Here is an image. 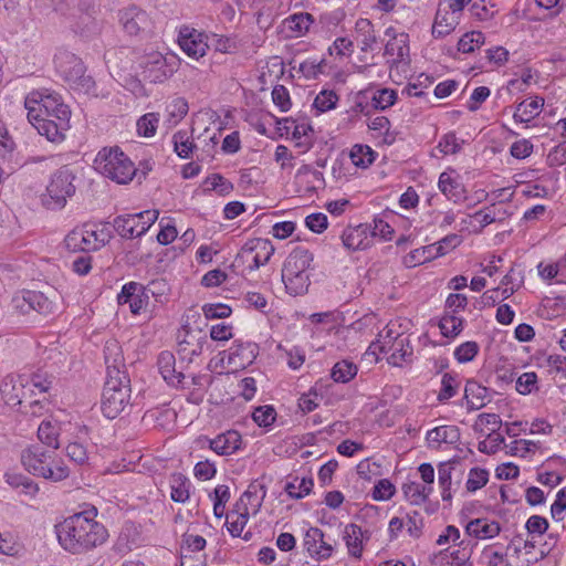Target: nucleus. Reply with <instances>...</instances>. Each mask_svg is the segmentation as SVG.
I'll list each match as a JSON object with an SVG mask.
<instances>
[{
	"label": "nucleus",
	"instance_id": "37",
	"mask_svg": "<svg viewBox=\"0 0 566 566\" xmlns=\"http://www.w3.org/2000/svg\"><path fill=\"white\" fill-rule=\"evenodd\" d=\"M405 497L413 505L424 503L432 492V486L421 485L418 482H408L402 485Z\"/></svg>",
	"mask_w": 566,
	"mask_h": 566
},
{
	"label": "nucleus",
	"instance_id": "11",
	"mask_svg": "<svg viewBox=\"0 0 566 566\" xmlns=\"http://www.w3.org/2000/svg\"><path fill=\"white\" fill-rule=\"evenodd\" d=\"M138 65L143 77L151 83H163L174 72L166 57L158 51H151L140 56Z\"/></svg>",
	"mask_w": 566,
	"mask_h": 566
},
{
	"label": "nucleus",
	"instance_id": "49",
	"mask_svg": "<svg viewBox=\"0 0 566 566\" xmlns=\"http://www.w3.org/2000/svg\"><path fill=\"white\" fill-rule=\"evenodd\" d=\"M338 95L333 90H323L321 91L313 103V107L318 113H325L331 109H334L338 102Z\"/></svg>",
	"mask_w": 566,
	"mask_h": 566
},
{
	"label": "nucleus",
	"instance_id": "17",
	"mask_svg": "<svg viewBox=\"0 0 566 566\" xmlns=\"http://www.w3.org/2000/svg\"><path fill=\"white\" fill-rule=\"evenodd\" d=\"M259 355V345L253 342L234 340L229 352V364L237 368L250 366Z\"/></svg>",
	"mask_w": 566,
	"mask_h": 566
},
{
	"label": "nucleus",
	"instance_id": "56",
	"mask_svg": "<svg viewBox=\"0 0 566 566\" xmlns=\"http://www.w3.org/2000/svg\"><path fill=\"white\" fill-rule=\"evenodd\" d=\"M479 353V345L475 342H465L454 350L455 359L461 363L471 361Z\"/></svg>",
	"mask_w": 566,
	"mask_h": 566
},
{
	"label": "nucleus",
	"instance_id": "32",
	"mask_svg": "<svg viewBox=\"0 0 566 566\" xmlns=\"http://www.w3.org/2000/svg\"><path fill=\"white\" fill-rule=\"evenodd\" d=\"M386 354H389L387 360L390 365L396 367L402 366V364L408 361L412 356V347L410 346L408 336L398 339Z\"/></svg>",
	"mask_w": 566,
	"mask_h": 566
},
{
	"label": "nucleus",
	"instance_id": "48",
	"mask_svg": "<svg viewBox=\"0 0 566 566\" xmlns=\"http://www.w3.org/2000/svg\"><path fill=\"white\" fill-rule=\"evenodd\" d=\"M206 190L216 191L220 196H227L233 190L231 181L219 174H212L205 179Z\"/></svg>",
	"mask_w": 566,
	"mask_h": 566
},
{
	"label": "nucleus",
	"instance_id": "16",
	"mask_svg": "<svg viewBox=\"0 0 566 566\" xmlns=\"http://www.w3.org/2000/svg\"><path fill=\"white\" fill-rule=\"evenodd\" d=\"M273 253L274 247L270 240L256 238L245 243L241 255L245 260H251L252 264L249 265L251 270H256L266 264Z\"/></svg>",
	"mask_w": 566,
	"mask_h": 566
},
{
	"label": "nucleus",
	"instance_id": "20",
	"mask_svg": "<svg viewBox=\"0 0 566 566\" xmlns=\"http://www.w3.org/2000/svg\"><path fill=\"white\" fill-rule=\"evenodd\" d=\"M265 494L266 491L263 484L252 482L235 503V507L239 510L245 509L248 512L256 514L262 506Z\"/></svg>",
	"mask_w": 566,
	"mask_h": 566
},
{
	"label": "nucleus",
	"instance_id": "54",
	"mask_svg": "<svg viewBox=\"0 0 566 566\" xmlns=\"http://www.w3.org/2000/svg\"><path fill=\"white\" fill-rule=\"evenodd\" d=\"M252 419L259 427L269 428L276 419V411L272 406H260L253 410Z\"/></svg>",
	"mask_w": 566,
	"mask_h": 566
},
{
	"label": "nucleus",
	"instance_id": "58",
	"mask_svg": "<svg viewBox=\"0 0 566 566\" xmlns=\"http://www.w3.org/2000/svg\"><path fill=\"white\" fill-rule=\"evenodd\" d=\"M437 148L443 155H453L460 151L461 144L454 133H448L440 138Z\"/></svg>",
	"mask_w": 566,
	"mask_h": 566
},
{
	"label": "nucleus",
	"instance_id": "12",
	"mask_svg": "<svg viewBox=\"0 0 566 566\" xmlns=\"http://www.w3.org/2000/svg\"><path fill=\"white\" fill-rule=\"evenodd\" d=\"M208 42L209 36L199 30L186 25L179 30V46L189 57L198 60L205 56L209 49Z\"/></svg>",
	"mask_w": 566,
	"mask_h": 566
},
{
	"label": "nucleus",
	"instance_id": "26",
	"mask_svg": "<svg viewBox=\"0 0 566 566\" xmlns=\"http://www.w3.org/2000/svg\"><path fill=\"white\" fill-rule=\"evenodd\" d=\"M409 54V45L407 42V35L400 34L399 36H394L391 40L387 42L385 45L384 55L388 56V63L391 66L397 65L401 61L405 60Z\"/></svg>",
	"mask_w": 566,
	"mask_h": 566
},
{
	"label": "nucleus",
	"instance_id": "22",
	"mask_svg": "<svg viewBox=\"0 0 566 566\" xmlns=\"http://www.w3.org/2000/svg\"><path fill=\"white\" fill-rule=\"evenodd\" d=\"M157 365L159 373L167 384L179 386L182 382L185 375L176 370V358L171 352H161L158 356Z\"/></svg>",
	"mask_w": 566,
	"mask_h": 566
},
{
	"label": "nucleus",
	"instance_id": "8",
	"mask_svg": "<svg viewBox=\"0 0 566 566\" xmlns=\"http://www.w3.org/2000/svg\"><path fill=\"white\" fill-rule=\"evenodd\" d=\"M109 239L108 230H95L85 224L70 231L64 239V243L70 252H91L103 248Z\"/></svg>",
	"mask_w": 566,
	"mask_h": 566
},
{
	"label": "nucleus",
	"instance_id": "18",
	"mask_svg": "<svg viewBox=\"0 0 566 566\" xmlns=\"http://www.w3.org/2000/svg\"><path fill=\"white\" fill-rule=\"evenodd\" d=\"M119 20L124 30L130 35H137L151 24L148 14L137 7H129L123 10Z\"/></svg>",
	"mask_w": 566,
	"mask_h": 566
},
{
	"label": "nucleus",
	"instance_id": "27",
	"mask_svg": "<svg viewBox=\"0 0 566 566\" xmlns=\"http://www.w3.org/2000/svg\"><path fill=\"white\" fill-rule=\"evenodd\" d=\"M465 531L468 535L476 538H492L499 535L501 527L495 521L475 518L467 525Z\"/></svg>",
	"mask_w": 566,
	"mask_h": 566
},
{
	"label": "nucleus",
	"instance_id": "30",
	"mask_svg": "<svg viewBox=\"0 0 566 566\" xmlns=\"http://www.w3.org/2000/svg\"><path fill=\"white\" fill-rule=\"evenodd\" d=\"M543 105L544 98L538 96L532 99H525L517 105L513 118L518 123H528L539 114Z\"/></svg>",
	"mask_w": 566,
	"mask_h": 566
},
{
	"label": "nucleus",
	"instance_id": "14",
	"mask_svg": "<svg viewBox=\"0 0 566 566\" xmlns=\"http://www.w3.org/2000/svg\"><path fill=\"white\" fill-rule=\"evenodd\" d=\"M29 377L20 375L4 378L0 385V395L4 403L15 407L22 406L24 400L30 396L28 391Z\"/></svg>",
	"mask_w": 566,
	"mask_h": 566
},
{
	"label": "nucleus",
	"instance_id": "42",
	"mask_svg": "<svg viewBox=\"0 0 566 566\" xmlns=\"http://www.w3.org/2000/svg\"><path fill=\"white\" fill-rule=\"evenodd\" d=\"M376 153L367 145H355L349 154L356 167L367 168L375 160Z\"/></svg>",
	"mask_w": 566,
	"mask_h": 566
},
{
	"label": "nucleus",
	"instance_id": "47",
	"mask_svg": "<svg viewBox=\"0 0 566 566\" xmlns=\"http://www.w3.org/2000/svg\"><path fill=\"white\" fill-rule=\"evenodd\" d=\"M452 465L450 462H441L438 465V481L441 488V496L443 501H450L451 495V474H452Z\"/></svg>",
	"mask_w": 566,
	"mask_h": 566
},
{
	"label": "nucleus",
	"instance_id": "50",
	"mask_svg": "<svg viewBox=\"0 0 566 566\" xmlns=\"http://www.w3.org/2000/svg\"><path fill=\"white\" fill-rule=\"evenodd\" d=\"M485 36L480 31L465 33L458 42V50L463 53H471L484 44Z\"/></svg>",
	"mask_w": 566,
	"mask_h": 566
},
{
	"label": "nucleus",
	"instance_id": "59",
	"mask_svg": "<svg viewBox=\"0 0 566 566\" xmlns=\"http://www.w3.org/2000/svg\"><path fill=\"white\" fill-rule=\"evenodd\" d=\"M369 226V238L379 237L382 240H391L394 229L382 219H374L373 224Z\"/></svg>",
	"mask_w": 566,
	"mask_h": 566
},
{
	"label": "nucleus",
	"instance_id": "46",
	"mask_svg": "<svg viewBox=\"0 0 566 566\" xmlns=\"http://www.w3.org/2000/svg\"><path fill=\"white\" fill-rule=\"evenodd\" d=\"M174 150L180 158H189L195 148L186 130H178L172 136Z\"/></svg>",
	"mask_w": 566,
	"mask_h": 566
},
{
	"label": "nucleus",
	"instance_id": "5",
	"mask_svg": "<svg viewBox=\"0 0 566 566\" xmlns=\"http://www.w3.org/2000/svg\"><path fill=\"white\" fill-rule=\"evenodd\" d=\"M313 262V254L304 248L297 247L287 255L283 269L282 281L289 294L303 295L310 286L308 270Z\"/></svg>",
	"mask_w": 566,
	"mask_h": 566
},
{
	"label": "nucleus",
	"instance_id": "53",
	"mask_svg": "<svg viewBox=\"0 0 566 566\" xmlns=\"http://www.w3.org/2000/svg\"><path fill=\"white\" fill-rule=\"evenodd\" d=\"M159 122L158 113H147L137 120V132L140 136L151 137L156 134Z\"/></svg>",
	"mask_w": 566,
	"mask_h": 566
},
{
	"label": "nucleus",
	"instance_id": "62",
	"mask_svg": "<svg viewBox=\"0 0 566 566\" xmlns=\"http://www.w3.org/2000/svg\"><path fill=\"white\" fill-rule=\"evenodd\" d=\"M453 30V21L448 20V12L441 13L438 10L434 19V23L432 27V34L434 36H443L449 34Z\"/></svg>",
	"mask_w": 566,
	"mask_h": 566
},
{
	"label": "nucleus",
	"instance_id": "61",
	"mask_svg": "<svg viewBox=\"0 0 566 566\" xmlns=\"http://www.w3.org/2000/svg\"><path fill=\"white\" fill-rule=\"evenodd\" d=\"M20 551V544L10 532H0V553L13 556Z\"/></svg>",
	"mask_w": 566,
	"mask_h": 566
},
{
	"label": "nucleus",
	"instance_id": "44",
	"mask_svg": "<svg viewBox=\"0 0 566 566\" xmlns=\"http://www.w3.org/2000/svg\"><path fill=\"white\" fill-rule=\"evenodd\" d=\"M249 515L250 512H248L245 509L239 510L238 507H235L234 511L227 515V522L229 525L228 531L232 536L238 537L241 535L249 521Z\"/></svg>",
	"mask_w": 566,
	"mask_h": 566
},
{
	"label": "nucleus",
	"instance_id": "10",
	"mask_svg": "<svg viewBox=\"0 0 566 566\" xmlns=\"http://www.w3.org/2000/svg\"><path fill=\"white\" fill-rule=\"evenodd\" d=\"M177 353L181 360L191 363L196 356L201 355L203 346L208 343L207 335L200 328L184 326L177 336Z\"/></svg>",
	"mask_w": 566,
	"mask_h": 566
},
{
	"label": "nucleus",
	"instance_id": "23",
	"mask_svg": "<svg viewBox=\"0 0 566 566\" xmlns=\"http://www.w3.org/2000/svg\"><path fill=\"white\" fill-rule=\"evenodd\" d=\"M438 186L447 199L454 203L462 202L467 198L464 186L450 172L443 171L440 175Z\"/></svg>",
	"mask_w": 566,
	"mask_h": 566
},
{
	"label": "nucleus",
	"instance_id": "31",
	"mask_svg": "<svg viewBox=\"0 0 566 566\" xmlns=\"http://www.w3.org/2000/svg\"><path fill=\"white\" fill-rule=\"evenodd\" d=\"M461 242L462 239L460 235L455 233L448 234L439 242L423 248V253H428V255L424 256L423 261L429 260L431 258L444 255L449 251L455 249Z\"/></svg>",
	"mask_w": 566,
	"mask_h": 566
},
{
	"label": "nucleus",
	"instance_id": "35",
	"mask_svg": "<svg viewBox=\"0 0 566 566\" xmlns=\"http://www.w3.org/2000/svg\"><path fill=\"white\" fill-rule=\"evenodd\" d=\"M60 427L57 423L50 420H43L38 428V438L42 444L57 450L60 448L59 442Z\"/></svg>",
	"mask_w": 566,
	"mask_h": 566
},
{
	"label": "nucleus",
	"instance_id": "34",
	"mask_svg": "<svg viewBox=\"0 0 566 566\" xmlns=\"http://www.w3.org/2000/svg\"><path fill=\"white\" fill-rule=\"evenodd\" d=\"M190 481L182 473H174L170 476V497L174 502L185 503L190 496Z\"/></svg>",
	"mask_w": 566,
	"mask_h": 566
},
{
	"label": "nucleus",
	"instance_id": "2",
	"mask_svg": "<svg viewBox=\"0 0 566 566\" xmlns=\"http://www.w3.org/2000/svg\"><path fill=\"white\" fill-rule=\"evenodd\" d=\"M96 514L93 507L69 516L56 526L59 543L65 551L83 554L105 543L108 533L103 524L95 521Z\"/></svg>",
	"mask_w": 566,
	"mask_h": 566
},
{
	"label": "nucleus",
	"instance_id": "15",
	"mask_svg": "<svg viewBox=\"0 0 566 566\" xmlns=\"http://www.w3.org/2000/svg\"><path fill=\"white\" fill-rule=\"evenodd\" d=\"M303 546L310 556L316 560L328 559L334 551L333 545L325 539L324 532L318 527H310L305 532Z\"/></svg>",
	"mask_w": 566,
	"mask_h": 566
},
{
	"label": "nucleus",
	"instance_id": "6",
	"mask_svg": "<svg viewBox=\"0 0 566 566\" xmlns=\"http://www.w3.org/2000/svg\"><path fill=\"white\" fill-rule=\"evenodd\" d=\"M94 168L119 185L132 181L137 172L134 163L118 147L102 148L95 157Z\"/></svg>",
	"mask_w": 566,
	"mask_h": 566
},
{
	"label": "nucleus",
	"instance_id": "39",
	"mask_svg": "<svg viewBox=\"0 0 566 566\" xmlns=\"http://www.w3.org/2000/svg\"><path fill=\"white\" fill-rule=\"evenodd\" d=\"M464 395L471 408L478 409L484 406L489 391L486 387L474 380H469L465 385Z\"/></svg>",
	"mask_w": 566,
	"mask_h": 566
},
{
	"label": "nucleus",
	"instance_id": "52",
	"mask_svg": "<svg viewBox=\"0 0 566 566\" xmlns=\"http://www.w3.org/2000/svg\"><path fill=\"white\" fill-rule=\"evenodd\" d=\"M444 337H455L463 328V319L455 315H444L439 323Z\"/></svg>",
	"mask_w": 566,
	"mask_h": 566
},
{
	"label": "nucleus",
	"instance_id": "19",
	"mask_svg": "<svg viewBox=\"0 0 566 566\" xmlns=\"http://www.w3.org/2000/svg\"><path fill=\"white\" fill-rule=\"evenodd\" d=\"M242 438L237 430H228L209 440V447L219 455H230L241 447Z\"/></svg>",
	"mask_w": 566,
	"mask_h": 566
},
{
	"label": "nucleus",
	"instance_id": "29",
	"mask_svg": "<svg viewBox=\"0 0 566 566\" xmlns=\"http://www.w3.org/2000/svg\"><path fill=\"white\" fill-rule=\"evenodd\" d=\"M295 179L301 184H306V192H315L318 188L325 187L323 172L314 170L310 165L301 166L296 171Z\"/></svg>",
	"mask_w": 566,
	"mask_h": 566
},
{
	"label": "nucleus",
	"instance_id": "36",
	"mask_svg": "<svg viewBox=\"0 0 566 566\" xmlns=\"http://www.w3.org/2000/svg\"><path fill=\"white\" fill-rule=\"evenodd\" d=\"M344 539L349 555L359 558L363 552V531L357 524H348L345 527Z\"/></svg>",
	"mask_w": 566,
	"mask_h": 566
},
{
	"label": "nucleus",
	"instance_id": "63",
	"mask_svg": "<svg viewBox=\"0 0 566 566\" xmlns=\"http://www.w3.org/2000/svg\"><path fill=\"white\" fill-rule=\"evenodd\" d=\"M394 494V484L387 479H381L374 486L373 499L376 501H386L391 499Z\"/></svg>",
	"mask_w": 566,
	"mask_h": 566
},
{
	"label": "nucleus",
	"instance_id": "21",
	"mask_svg": "<svg viewBox=\"0 0 566 566\" xmlns=\"http://www.w3.org/2000/svg\"><path fill=\"white\" fill-rule=\"evenodd\" d=\"M342 241L346 249L352 251L365 250L370 245L369 226L359 224L344 230Z\"/></svg>",
	"mask_w": 566,
	"mask_h": 566
},
{
	"label": "nucleus",
	"instance_id": "4",
	"mask_svg": "<svg viewBox=\"0 0 566 566\" xmlns=\"http://www.w3.org/2000/svg\"><path fill=\"white\" fill-rule=\"evenodd\" d=\"M55 451L32 444L22 451L21 462L24 469L34 476L60 482L69 478L70 470L62 460L56 459Z\"/></svg>",
	"mask_w": 566,
	"mask_h": 566
},
{
	"label": "nucleus",
	"instance_id": "28",
	"mask_svg": "<svg viewBox=\"0 0 566 566\" xmlns=\"http://www.w3.org/2000/svg\"><path fill=\"white\" fill-rule=\"evenodd\" d=\"M28 297L30 300L31 311H35L41 315L54 314L59 308L56 293H53V297H51L40 291H30Z\"/></svg>",
	"mask_w": 566,
	"mask_h": 566
},
{
	"label": "nucleus",
	"instance_id": "7",
	"mask_svg": "<svg viewBox=\"0 0 566 566\" xmlns=\"http://www.w3.org/2000/svg\"><path fill=\"white\" fill-rule=\"evenodd\" d=\"M76 175L70 166H62L52 174L42 196V203L46 209L59 210L65 207L69 198L74 196Z\"/></svg>",
	"mask_w": 566,
	"mask_h": 566
},
{
	"label": "nucleus",
	"instance_id": "57",
	"mask_svg": "<svg viewBox=\"0 0 566 566\" xmlns=\"http://www.w3.org/2000/svg\"><path fill=\"white\" fill-rule=\"evenodd\" d=\"M537 389V375L534 371L523 373L516 380V390L521 395H528Z\"/></svg>",
	"mask_w": 566,
	"mask_h": 566
},
{
	"label": "nucleus",
	"instance_id": "43",
	"mask_svg": "<svg viewBox=\"0 0 566 566\" xmlns=\"http://www.w3.org/2000/svg\"><path fill=\"white\" fill-rule=\"evenodd\" d=\"M357 375V366L349 360H340L332 368L331 376L336 382L346 384Z\"/></svg>",
	"mask_w": 566,
	"mask_h": 566
},
{
	"label": "nucleus",
	"instance_id": "64",
	"mask_svg": "<svg viewBox=\"0 0 566 566\" xmlns=\"http://www.w3.org/2000/svg\"><path fill=\"white\" fill-rule=\"evenodd\" d=\"M566 511V486L560 489L554 503L551 506L552 517L556 521L563 520V514Z\"/></svg>",
	"mask_w": 566,
	"mask_h": 566
},
{
	"label": "nucleus",
	"instance_id": "24",
	"mask_svg": "<svg viewBox=\"0 0 566 566\" xmlns=\"http://www.w3.org/2000/svg\"><path fill=\"white\" fill-rule=\"evenodd\" d=\"M354 36L363 52L373 50L374 44L377 42L374 24L370 20L365 18H360L356 21Z\"/></svg>",
	"mask_w": 566,
	"mask_h": 566
},
{
	"label": "nucleus",
	"instance_id": "1",
	"mask_svg": "<svg viewBox=\"0 0 566 566\" xmlns=\"http://www.w3.org/2000/svg\"><path fill=\"white\" fill-rule=\"evenodd\" d=\"M30 124L51 143H61L70 128L71 112L61 96L48 90L32 91L24 99Z\"/></svg>",
	"mask_w": 566,
	"mask_h": 566
},
{
	"label": "nucleus",
	"instance_id": "55",
	"mask_svg": "<svg viewBox=\"0 0 566 566\" xmlns=\"http://www.w3.org/2000/svg\"><path fill=\"white\" fill-rule=\"evenodd\" d=\"M489 480V473L484 469L473 468L470 470L469 478L467 481V489L470 492H474L483 488Z\"/></svg>",
	"mask_w": 566,
	"mask_h": 566
},
{
	"label": "nucleus",
	"instance_id": "41",
	"mask_svg": "<svg viewBox=\"0 0 566 566\" xmlns=\"http://www.w3.org/2000/svg\"><path fill=\"white\" fill-rule=\"evenodd\" d=\"M314 486L312 478H294L285 484V492L292 499H303L308 495Z\"/></svg>",
	"mask_w": 566,
	"mask_h": 566
},
{
	"label": "nucleus",
	"instance_id": "51",
	"mask_svg": "<svg viewBox=\"0 0 566 566\" xmlns=\"http://www.w3.org/2000/svg\"><path fill=\"white\" fill-rule=\"evenodd\" d=\"M481 560L488 566H509L506 553L496 549L495 545L486 546L482 551Z\"/></svg>",
	"mask_w": 566,
	"mask_h": 566
},
{
	"label": "nucleus",
	"instance_id": "25",
	"mask_svg": "<svg viewBox=\"0 0 566 566\" xmlns=\"http://www.w3.org/2000/svg\"><path fill=\"white\" fill-rule=\"evenodd\" d=\"M426 438L430 448H439L442 443L458 442L460 432L455 426H439L429 430Z\"/></svg>",
	"mask_w": 566,
	"mask_h": 566
},
{
	"label": "nucleus",
	"instance_id": "45",
	"mask_svg": "<svg viewBox=\"0 0 566 566\" xmlns=\"http://www.w3.org/2000/svg\"><path fill=\"white\" fill-rule=\"evenodd\" d=\"M397 101V92L391 88H378L371 95V106L375 109L385 111Z\"/></svg>",
	"mask_w": 566,
	"mask_h": 566
},
{
	"label": "nucleus",
	"instance_id": "3",
	"mask_svg": "<svg viewBox=\"0 0 566 566\" xmlns=\"http://www.w3.org/2000/svg\"><path fill=\"white\" fill-rule=\"evenodd\" d=\"M107 377L104 385L101 409L108 419H115L129 405L130 380L119 357L116 342H108L104 348Z\"/></svg>",
	"mask_w": 566,
	"mask_h": 566
},
{
	"label": "nucleus",
	"instance_id": "13",
	"mask_svg": "<svg viewBox=\"0 0 566 566\" xmlns=\"http://www.w3.org/2000/svg\"><path fill=\"white\" fill-rule=\"evenodd\" d=\"M54 66L59 75L67 83L81 77L86 71L83 61L73 52L60 49L54 55Z\"/></svg>",
	"mask_w": 566,
	"mask_h": 566
},
{
	"label": "nucleus",
	"instance_id": "60",
	"mask_svg": "<svg viewBox=\"0 0 566 566\" xmlns=\"http://www.w3.org/2000/svg\"><path fill=\"white\" fill-rule=\"evenodd\" d=\"M458 381L455 377L450 374H444L441 379V389L438 395L440 401H446L457 394Z\"/></svg>",
	"mask_w": 566,
	"mask_h": 566
},
{
	"label": "nucleus",
	"instance_id": "40",
	"mask_svg": "<svg viewBox=\"0 0 566 566\" xmlns=\"http://www.w3.org/2000/svg\"><path fill=\"white\" fill-rule=\"evenodd\" d=\"M402 337L403 334L399 333L394 325H387L379 332L377 340L371 344L370 348H378L380 353H387Z\"/></svg>",
	"mask_w": 566,
	"mask_h": 566
},
{
	"label": "nucleus",
	"instance_id": "38",
	"mask_svg": "<svg viewBox=\"0 0 566 566\" xmlns=\"http://www.w3.org/2000/svg\"><path fill=\"white\" fill-rule=\"evenodd\" d=\"M165 113L168 127H172L187 115L188 103L184 97H176L166 105Z\"/></svg>",
	"mask_w": 566,
	"mask_h": 566
},
{
	"label": "nucleus",
	"instance_id": "33",
	"mask_svg": "<svg viewBox=\"0 0 566 566\" xmlns=\"http://www.w3.org/2000/svg\"><path fill=\"white\" fill-rule=\"evenodd\" d=\"M313 22L314 18L311 13L300 12L286 18L284 25L291 31V36H302L308 31Z\"/></svg>",
	"mask_w": 566,
	"mask_h": 566
},
{
	"label": "nucleus",
	"instance_id": "9",
	"mask_svg": "<svg viewBox=\"0 0 566 566\" xmlns=\"http://www.w3.org/2000/svg\"><path fill=\"white\" fill-rule=\"evenodd\" d=\"M158 214L157 210H145L135 214L118 216L114 219L113 226L122 238H138L148 231Z\"/></svg>",
	"mask_w": 566,
	"mask_h": 566
}]
</instances>
